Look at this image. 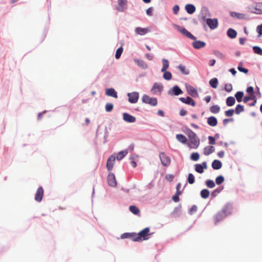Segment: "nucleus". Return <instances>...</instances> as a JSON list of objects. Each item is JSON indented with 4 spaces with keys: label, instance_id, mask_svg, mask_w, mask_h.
Instances as JSON below:
<instances>
[{
    "label": "nucleus",
    "instance_id": "f257e3e1",
    "mask_svg": "<svg viewBox=\"0 0 262 262\" xmlns=\"http://www.w3.org/2000/svg\"><path fill=\"white\" fill-rule=\"evenodd\" d=\"M173 26L175 29H177L178 32H180L182 35L188 38L189 39L193 40L191 45L194 49L199 50L206 46V43L205 42L200 40H196V37L192 34L191 33L188 31L185 28L174 24H173Z\"/></svg>",
    "mask_w": 262,
    "mask_h": 262
},
{
    "label": "nucleus",
    "instance_id": "f03ea898",
    "mask_svg": "<svg viewBox=\"0 0 262 262\" xmlns=\"http://www.w3.org/2000/svg\"><path fill=\"white\" fill-rule=\"evenodd\" d=\"M232 209V205L230 203H227L224 206L222 209L214 215L213 219L214 225H216L218 223L222 221L228 215L231 214Z\"/></svg>",
    "mask_w": 262,
    "mask_h": 262
},
{
    "label": "nucleus",
    "instance_id": "7ed1b4c3",
    "mask_svg": "<svg viewBox=\"0 0 262 262\" xmlns=\"http://www.w3.org/2000/svg\"><path fill=\"white\" fill-rule=\"evenodd\" d=\"M149 227H146L137 234L136 237L133 239L134 242H140L148 239L152 233H150Z\"/></svg>",
    "mask_w": 262,
    "mask_h": 262
},
{
    "label": "nucleus",
    "instance_id": "20e7f679",
    "mask_svg": "<svg viewBox=\"0 0 262 262\" xmlns=\"http://www.w3.org/2000/svg\"><path fill=\"white\" fill-rule=\"evenodd\" d=\"M189 142L187 143V146L190 149H196L199 147L200 144V140L196 134L193 132L188 136Z\"/></svg>",
    "mask_w": 262,
    "mask_h": 262
},
{
    "label": "nucleus",
    "instance_id": "39448f33",
    "mask_svg": "<svg viewBox=\"0 0 262 262\" xmlns=\"http://www.w3.org/2000/svg\"><path fill=\"white\" fill-rule=\"evenodd\" d=\"M201 18L211 30L215 29L219 26V21L217 18H207L206 14H202Z\"/></svg>",
    "mask_w": 262,
    "mask_h": 262
},
{
    "label": "nucleus",
    "instance_id": "423d86ee",
    "mask_svg": "<svg viewBox=\"0 0 262 262\" xmlns=\"http://www.w3.org/2000/svg\"><path fill=\"white\" fill-rule=\"evenodd\" d=\"M143 103L155 106L158 104V100L156 97H151L146 94L143 95L141 98Z\"/></svg>",
    "mask_w": 262,
    "mask_h": 262
},
{
    "label": "nucleus",
    "instance_id": "0eeeda50",
    "mask_svg": "<svg viewBox=\"0 0 262 262\" xmlns=\"http://www.w3.org/2000/svg\"><path fill=\"white\" fill-rule=\"evenodd\" d=\"M128 101L130 103H136L139 99V93L138 92H133L127 94Z\"/></svg>",
    "mask_w": 262,
    "mask_h": 262
},
{
    "label": "nucleus",
    "instance_id": "6e6552de",
    "mask_svg": "<svg viewBox=\"0 0 262 262\" xmlns=\"http://www.w3.org/2000/svg\"><path fill=\"white\" fill-rule=\"evenodd\" d=\"M183 93V91L180 88V86L178 85H173L171 88H170L168 91V95L173 96H179Z\"/></svg>",
    "mask_w": 262,
    "mask_h": 262
},
{
    "label": "nucleus",
    "instance_id": "1a4fd4ad",
    "mask_svg": "<svg viewBox=\"0 0 262 262\" xmlns=\"http://www.w3.org/2000/svg\"><path fill=\"white\" fill-rule=\"evenodd\" d=\"M159 158L161 164L164 166H168L170 164L171 159L169 156H166L164 152H161L159 154Z\"/></svg>",
    "mask_w": 262,
    "mask_h": 262
},
{
    "label": "nucleus",
    "instance_id": "9d476101",
    "mask_svg": "<svg viewBox=\"0 0 262 262\" xmlns=\"http://www.w3.org/2000/svg\"><path fill=\"white\" fill-rule=\"evenodd\" d=\"M185 88L188 94H189L191 97L193 98L199 97V95L198 92L193 86L190 84H186Z\"/></svg>",
    "mask_w": 262,
    "mask_h": 262
},
{
    "label": "nucleus",
    "instance_id": "9b49d317",
    "mask_svg": "<svg viewBox=\"0 0 262 262\" xmlns=\"http://www.w3.org/2000/svg\"><path fill=\"white\" fill-rule=\"evenodd\" d=\"M252 13L256 14H262V2L256 3L255 6L249 8Z\"/></svg>",
    "mask_w": 262,
    "mask_h": 262
},
{
    "label": "nucleus",
    "instance_id": "f8f14e48",
    "mask_svg": "<svg viewBox=\"0 0 262 262\" xmlns=\"http://www.w3.org/2000/svg\"><path fill=\"white\" fill-rule=\"evenodd\" d=\"M107 184L110 186L116 187L117 185V181L116 180L115 174L113 172H110L107 177Z\"/></svg>",
    "mask_w": 262,
    "mask_h": 262
},
{
    "label": "nucleus",
    "instance_id": "ddd939ff",
    "mask_svg": "<svg viewBox=\"0 0 262 262\" xmlns=\"http://www.w3.org/2000/svg\"><path fill=\"white\" fill-rule=\"evenodd\" d=\"M254 100V102H252L249 104V106H254L257 102V98L255 94H253L252 95H246L244 96L243 101L244 103H246L249 101Z\"/></svg>",
    "mask_w": 262,
    "mask_h": 262
},
{
    "label": "nucleus",
    "instance_id": "4468645a",
    "mask_svg": "<svg viewBox=\"0 0 262 262\" xmlns=\"http://www.w3.org/2000/svg\"><path fill=\"white\" fill-rule=\"evenodd\" d=\"M194 170L199 173H202L204 170L207 168V163L206 161H204L202 163H197L194 165Z\"/></svg>",
    "mask_w": 262,
    "mask_h": 262
},
{
    "label": "nucleus",
    "instance_id": "2eb2a0df",
    "mask_svg": "<svg viewBox=\"0 0 262 262\" xmlns=\"http://www.w3.org/2000/svg\"><path fill=\"white\" fill-rule=\"evenodd\" d=\"M179 100L182 103L190 105L191 106H195L196 105V102L191 97L187 96L186 97H180Z\"/></svg>",
    "mask_w": 262,
    "mask_h": 262
},
{
    "label": "nucleus",
    "instance_id": "dca6fc26",
    "mask_svg": "<svg viewBox=\"0 0 262 262\" xmlns=\"http://www.w3.org/2000/svg\"><path fill=\"white\" fill-rule=\"evenodd\" d=\"M163 90V85L161 83L155 82L150 89L152 94H155L156 92L161 93Z\"/></svg>",
    "mask_w": 262,
    "mask_h": 262
},
{
    "label": "nucleus",
    "instance_id": "f3484780",
    "mask_svg": "<svg viewBox=\"0 0 262 262\" xmlns=\"http://www.w3.org/2000/svg\"><path fill=\"white\" fill-rule=\"evenodd\" d=\"M115 160H116V157L114 155H111L108 158L107 161H106V167L108 171H111L112 170L114 165V162L115 161Z\"/></svg>",
    "mask_w": 262,
    "mask_h": 262
},
{
    "label": "nucleus",
    "instance_id": "a211bd4d",
    "mask_svg": "<svg viewBox=\"0 0 262 262\" xmlns=\"http://www.w3.org/2000/svg\"><path fill=\"white\" fill-rule=\"evenodd\" d=\"M43 193L44 190L41 186H39L38 189H37V191L35 194V200L38 202H40L42 200V198L43 196Z\"/></svg>",
    "mask_w": 262,
    "mask_h": 262
},
{
    "label": "nucleus",
    "instance_id": "6ab92c4d",
    "mask_svg": "<svg viewBox=\"0 0 262 262\" xmlns=\"http://www.w3.org/2000/svg\"><path fill=\"white\" fill-rule=\"evenodd\" d=\"M118 6L116 9L119 12H123L127 8V0H117Z\"/></svg>",
    "mask_w": 262,
    "mask_h": 262
},
{
    "label": "nucleus",
    "instance_id": "aec40b11",
    "mask_svg": "<svg viewBox=\"0 0 262 262\" xmlns=\"http://www.w3.org/2000/svg\"><path fill=\"white\" fill-rule=\"evenodd\" d=\"M122 116L123 120L126 122L132 123L136 122V117L127 113H123Z\"/></svg>",
    "mask_w": 262,
    "mask_h": 262
},
{
    "label": "nucleus",
    "instance_id": "412c9836",
    "mask_svg": "<svg viewBox=\"0 0 262 262\" xmlns=\"http://www.w3.org/2000/svg\"><path fill=\"white\" fill-rule=\"evenodd\" d=\"M105 94L107 96L112 97L115 98H118L117 92L113 88L106 89Z\"/></svg>",
    "mask_w": 262,
    "mask_h": 262
},
{
    "label": "nucleus",
    "instance_id": "4be33fe9",
    "mask_svg": "<svg viewBox=\"0 0 262 262\" xmlns=\"http://www.w3.org/2000/svg\"><path fill=\"white\" fill-rule=\"evenodd\" d=\"M181 204H179L178 206L175 207L173 210L170 213V216L173 217H180L181 214Z\"/></svg>",
    "mask_w": 262,
    "mask_h": 262
},
{
    "label": "nucleus",
    "instance_id": "5701e85b",
    "mask_svg": "<svg viewBox=\"0 0 262 262\" xmlns=\"http://www.w3.org/2000/svg\"><path fill=\"white\" fill-rule=\"evenodd\" d=\"M149 31L150 29L148 28H142L140 27H138L135 29L136 33L140 35H144Z\"/></svg>",
    "mask_w": 262,
    "mask_h": 262
},
{
    "label": "nucleus",
    "instance_id": "b1692460",
    "mask_svg": "<svg viewBox=\"0 0 262 262\" xmlns=\"http://www.w3.org/2000/svg\"><path fill=\"white\" fill-rule=\"evenodd\" d=\"M134 62L141 69L145 70L148 68V65L143 60L134 58Z\"/></svg>",
    "mask_w": 262,
    "mask_h": 262
},
{
    "label": "nucleus",
    "instance_id": "393cba45",
    "mask_svg": "<svg viewBox=\"0 0 262 262\" xmlns=\"http://www.w3.org/2000/svg\"><path fill=\"white\" fill-rule=\"evenodd\" d=\"M137 233L135 232H125L121 235L120 237L121 239L130 238L133 241Z\"/></svg>",
    "mask_w": 262,
    "mask_h": 262
},
{
    "label": "nucleus",
    "instance_id": "a878e982",
    "mask_svg": "<svg viewBox=\"0 0 262 262\" xmlns=\"http://www.w3.org/2000/svg\"><path fill=\"white\" fill-rule=\"evenodd\" d=\"M185 10L189 14H192L196 11L195 6L191 4H187L185 6Z\"/></svg>",
    "mask_w": 262,
    "mask_h": 262
},
{
    "label": "nucleus",
    "instance_id": "bb28decb",
    "mask_svg": "<svg viewBox=\"0 0 262 262\" xmlns=\"http://www.w3.org/2000/svg\"><path fill=\"white\" fill-rule=\"evenodd\" d=\"M207 122L210 126L214 127L217 124L218 122L217 118L215 116H212L207 118Z\"/></svg>",
    "mask_w": 262,
    "mask_h": 262
},
{
    "label": "nucleus",
    "instance_id": "cd10ccee",
    "mask_svg": "<svg viewBox=\"0 0 262 262\" xmlns=\"http://www.w3.org/2000/svg\"><path fill=\"white\" fill-rule=\"evenodd\" d=\"M223 166L222 162L219 160H214L211 164L212 168L214 170H219L222 168Z\"/></svg>",
    "mask_w": 262,
    "mask_h": 262
},
{
    "label": "nucleus",
    "instance_id": "c85d7f7f",
    "mask_svg": "<svg viewBox=\"0 0 262 262\" xmlns=\"http://www.w3.org/2000/svg\"><path fill=\"white\" fill-rule=\"evenodd\" d=\"M237 34V33L236 30L232 28H230L227 31V35L229 38L231 39H234L236 38Z\"/></svg>",
    "mask_w": 262,
    "mask_h": 262
},
{
    "label": "nucleus",
    "instance_id": "c756f323",
    "mask_svg": "<svg viewBox=\"0 0 262 262\" xmlns=\"http://www.w3.org/2000/svg\"><path fill=\"white\" fill-rule=\"evenodd\" d=\"M128 154L127 149H124L123 150H121L118 152L116 159L118 161H121Z\"/></svg>",
    "mask_w": 262,
    "mask_h": 262
},
{
    "label": "nucleus",
    "instance_id": "7c9ffc66",
    "mask_svg": "<svg viewBox=\"0 0 262 262\" xmlns=\"http://www.w3.org/2000/svg\"><path fill=\"white\" fill-rule=\"evenodd\" d=\"M224 186L222 185L214 189L211 193V199L216 197L219 193L221 192V191L224 189Z\"/></svg>",
    "mask_w": 262,
    "mask_h": 262
},
{
    "label": "nucleus",
    "instance_id": "2f4dec72",
    "mask_svg": "<svg viewBox=\"0 0 262 262\" xmlns=\"http://www.w3.org/2000/svg\"><path fill=\"white\" fill-rule=\"evenodd\" d=\"M176 139L182 144H186L187 141V139L185 135L182 134H178L176 135Z\"/></svg>",
    "mask_w": 262,
    "mask_h": 262
},
{
    "label": "nucleus",
    "instance_id": "473e14b6",
    "mask_svg": "<svg viewBox=\"0 0 262 262\" xmlns=\"http://www.w3.org/2000/svg\"><path fill=\"white\" fill-rule=\"evenodd\" d=\"M215 150V148L213 146H206L204 149V154L208 156L213 153Z\"/></svg>",
    "mask_w": 262,
    "mask_h": 262
},
{
    "label": "nucleus",
    "instance_id": "72a5a7b5",
    "mask_svg": "<svg viewBox=\"0 0 262 262\" xmlns=\"http://www.w3.org/2000/svg\"><path fill=\"white\" fill-rule=\"evenodd\" d=\"M244 96V93L243 91H237L234 95V98L238 102H241L243 101Z\"/></svg>",
    "mask_w": 262,
    "mask_h": 262
},
{
    "label": "nucleus",
    "instance_id": "f704fd0d",
    "mask_svg": "<svg viewBox=\"0 0 262 262\" xmlns=\"http://www.w3.org/2000/svg\"><path fill=\"white\" fill-rule=\"evenodd\" d=\"M129 210L134 214L138 215L140 214V211L139 208L136 205H130L129 207Z\"/></svg>",
    "mask_w": 262,
    "mask_h": 262
},
{
    "label": "nucleus",
    "instance_id": "c9c22d12",
    "mask_svg": "<svg viewBox=\"0 0 262 262\" xmlns=\"http://www.w3.org/2000/svg\"><path fill=\"white\" fill-rule=\"evenodd\" d=\"M235 99L232 96H229L226 98V103L228 106H232L235 103Z\"/></svg>",
    "mask_w": 262,
    "mask_h": 262
},
{
    "label": "nucleus",
    "instance_id": "e433bc0d",
    "mask_svg": "<svg viewBox=\"0 0 262 262\" xmlns=\"http://www.w3.org/2000/svg\"><path fill=\"white\" fill-rule=\"evenodd\" d=\"M210 195V191L206 188L203 189L200 191V196L203 199H207Z\"/></svg>",
    "mask_w": 262,
    "mask_h": 262
},
{
    "label": "nucleus",
    "instance_id": "4c0bfd02",
    "mask_svg": "<svg viewBox=\"0 0 262 262\" xmlns=\"http://www.w3.org/2000/svg\"><path fill=\"white\" fill-rule=\"evenodd\" d=\"M177 68L183 75H187L189 74L190 71L188 69H186L185 66L180 64Z\"/></svg>",
    "mask_w": 262,
    "mask_h": 262
},
{
    "label": "nucleus",
    "instance_id": "58836bf2",
    "mask_svg": "<svg viewBox=\"0 0 262 262\" xmlns=\"http://www.w3.org/2000/svg\"><path fill=\"white\" fill-rule=\"evenodd\" d=\"M209 84L213 89H216L219 84V80L217 78H213L209 80Z\"/></svg>",
    "mask_w": 262,
    "mask_h": 262
},
{
    "label": "nucleus",
    "instance_id": "ea45409f",
    "mask_svg": "<svg viewBox=\"0 0 262 262\" xmlns=\"http://www.w3.org/2000/svg\"><path fill=\"white\" fill-rule=\"evenodd\" d=\"M163 67L161 70V72H164L165 71L167 70V69L169 68V62L168 60L166 59H163L162 60Z\"/></svg>",
    "mask_w": 262,
    "mask_h": 262
},
{
    "label": "nucleus",
    "instance_id": "a19ab883",
    "mask_svg": "<svg viewBox=\"0 0 262 262\" xmlns=\"http://www.w3.org/2000/svg\"><path fill=\"white\" fill-rule=\"evenodd\" d=\"M221 110L220 106L219 105L215 104L210 107L209 110L213 114H217L220 112Z\"/></svg>",
    "mask_w": 262,
    "mask_h": 262
},
{
    "label": "nucleus",
    "instance_id": "79ce46f5",
    "mask_svg": "<svg viewBox=\"0 0 262 262\" xmlns=\"http://www.w3.org/2000/svg\"><path fill=\"white\" fill-rule=\"evenodd\" d=\"M205 185L208 188H213L215 186L214 181L211 179H207L205 182Z\"/></svg>",
    "mask_w": 262,
    "mask_h": 262
},
{
    "label": "nucleus",
    "instance_id": "37998d69",
    "mask_svg": "<svg viewBox=\"0 0 262 262\" xmlns=\"http://www.w3.org/2000/svg\"><path fill=\"white\" fill-rule=\"evenodd\" d=\"M237 70L242 73L247 74L249 72V70L247 68H244L243 66V62L241 61L237 67Z\"/></svg>",
    "mask_w": 262,
    "mask_h": 262
},
{
    "label": "nucleus",
    "instance_id": "c03bdc74",
    "mask_svg": "<svg viewBox=\"0 0 262 262\" xmlns=\"http://www.w3.org/2000/svg\"><path fill=\"white\" fill-rule=\"evenodd\" d=\"M163 73V78L166 80H170L172 79V75L170 72L166 70Z\"/></svg>",
    "mask_w": 262,
    "mask_h": 262
},
{
    "label": "nucleus",
    "instance_id": "a18cd8bd",
    "mask_svg": "<svg viewBox=\"0 0 262 262\" xmlns=\"http://www.w3.org/2000/svg\"><path fill=\"white\" fill-rule=\"evenodd\" d=\"M234 110L235 111L234 112L236 115H239L241 113L244 111V106L241 104H238L236 105Z\"/></svg>",
    "mask_w": 262,
    "mask_h": 262
},
{
    "label": "nucleus",
    "instance_id": "49530a36",
    "mask_svg": "<svg viewBox=\"0 0 262 262\" xmlns=\"http://www.w3.org/2000/svg\"><path fill=\"white\" fill-rule=\"evenodd\" d=\"M230 16H231L233 17L237 18L239 19H242L244 18V14L236 12H233V11L230 12Z\"/></svg>",
    "mask_w": 262,
    "mask_h": 262
},
{
    "label": "nucleus",
    "instance_id": "de8ad7c7",
    "mask_svg": "<svg viewBox=\"0 0 262 262\" xmlns=\"http://www.w3.org/2000/svg\"><path fill=\"white\" fill-rule=\"evenodd\" d=\"M195 181V179L194 175L191 173H188L187 176V182L189 184H193L194 183Z\"/></svg>",
    "mask_w": 262,
    "mask_h": 262
},
{
    "label": "nucleus",
    "instance_id": "09e8293b",
    "mask_svg": "<svg viewBox=\"0 0 262 262\" xmlns=\"http://www.w3.org/2000/svg\"><path fill=\"white\" fill-rule=\"evenodd\" d=\"M182 193V191H176L175 194L172 196L171 199L173 202L177 203L180 201L179 196Z\"/></svg>",
    "mask_w": 262,
    "mask_h": 262
},
{
    "label": "nucleus",
    "instance_id": "8fccbe9b",
    "mask_svg": "<svg viewBox=\"0 0 262 262\" xmlns=\"http://www.w3.org/2000/svg\"><path fill=\"white\" fill-rule=\"evenodd\" d=\"M225 181V178L222 175L217 176L215 180V183L217 185H221Z\"/></svg>",
    "mask_w": 262,
    "mask_h": 262
},
{
    "label": "nucleus",
    "instance_id": "3c124183",
    "mask_svg": "<svg viewBox=\"0 0 262 262\" xmlns=\"http://www.w3.org/2000/svg\"><path fill=\"white\" fill-rule=\"evenodd\" d=\"M200 158V154L198 152H194L191 154L190 159L193 161H198Z\"/></svg>",
    "mask_w": 262,
    "mask_h": 262
},
{
    "label": "nucleus",
    "instance_id": "603ef678",
    "mask_svg": "<svg viewBox=\"0 0 262 262\" xmlns=\"http://www.w3.org/2000/svg\"><path fill=\"white\" fill-rule=\"evenodd\" d=\"M253 52L257 55H262V48L257 46L252 47Z\"/></svg>",
    "mask_w": 262,
    "mask_h": 262
},
{
    "label": "nucleus",
    "instance_id": "864d4df0",
    "mask_svg": "<svg viewBox=\"0 0 262 262\" xmlns=\"http://www.w3.org/2000/svg\"><path fill=\"white\" fill-rule=\"evenodd\" d=\"M123 48L122 46H120V47H119L117 49V50L116 51V53H115L116 59H118L120 58V57L123 53Z\"/></svg>",
    "mask_w": 262,
    "mask_h": 262
},
{
    "label": "nucleus",
    "instance_id": "5fc2aeb1",
    "mask_svg": "<svg viewBox=\"0 0 262 262\" xmlns=\"http://www.w3.org/2000/svg\"><path fill=\"white\" fill-rule=\"evenodd\" d=\"M114 107V105L112 103H107L105 106V110L106 112H111Z\"/></svg>",
    "mask_w": 262,
    "mask_h": 262
},
{
    "label": "nucleus",
    "instance_id": "6e6d98bb",
    "mask_svg": "<svg viewBox=\"0 0 262 262\" xmlns=\"http://www.w3.org/2000/svg\"><path fill=\"white\" fill-rule=\"evenodd\" d=\"M182 130L187 136H189L190 134H192L194 132L187 126H184Z\"/></svg>",
    "mask_w": 262,
    "mask_h": 262
},
{
    "label": "nucleus",
    "instance_id": "4d7b16f0",
    "mask_svg": "<svg viewBox=\"0 0 262 262\" xmlns=\"http://www.w3.org/2000/svg\"><path fill=\"white\" fill-rule=\"evenodd\" d=\"M234 112L235 111L234 110V109H229L225 112V115L226 117H231L234 115V113H235Z\"/></svg>",
    "mask_w": 262,
    "mask_h": 262
},
{
    "label": "nucleus",
    "instance_id": "13d9d810",
    "mask_svg": "<svg viewBox=\"0 0 262 262\" xmlns=\"http://www.w3.org/2000/svg\"><path fill=\"white\" fill-rule=\"evenodd\" d=\"M256 31L258 33L257 37H260L262 36V24L256 27Z\"/></svg>",
    "mask_w": 262,
    "mask_h": 262
},
{
    "label": "nucleus",
    "instance_id": "bf43d9fd",
    "mask_svg": "<svg viewBox=\"0 0 262 262\" xmlns=\"http://www.w3.org/2000/svg\"><path fill=\"white\" fill-rule=\"evenodd\" d=\"M233 88L232 85L231 83H227L225 85V90L228 92L230 93L232 91Z\"/></svg>",
    "mask_w": 262,
    "mask_h": 262
},
{
    "label": "nucleus",
    "instance_id": "052dcab7",
    "mask_svg": "<svg viewBox=\"0 0 262 262\" xmlns=\"http://www.w3.org/2000/svg\"><path fill=\"white\" fill-rule=\"evenodd\" d=\"M246 92L251 95H252L253 94H255V93H254V88L253 86H249L247 88L246 90Z\"/></svg>",
    "mask_w": 262,
    "mask_h": 262
},
{
    "label": "nucleus",
    "instance_id": "680f3d73",
    "mask_svg": "<svg viewBox=\"0 0 262 262\" xmlns=\"http://www.w3.org/2000/svg\"><path fill=\"white\" fill-rule=\"evenodd\" d=\"M213 54L217 57L223 59L224 58V55L222 53H221L220 51L217 50H214L213 51Z\"/></svg>",
    "mask_w": 262,
    "mask_h": 262
},
{
    "label": "nucleus",
    "instance_id": "e2e57ef3",
    "mask_svg": "<svg viewBox=\"0 0 262 262\" xmlns=\"http://www.w3.org/2000/svg\"><path fill=\"white\" fill-rule=\"evenodd\" d=\"M234 121L233 118H225L223 120V124L226 126L228 122Z\"/></svg>",
    "mask_w": 262,
    "mask_h": 262
},
{
    "label": "nucleus",
    "instance_id": "0e129e2a",
    "mask_svg": "<svg viewBox=\"0 0 262 262\" xmlns=\"http://www.w3.org/2000/svg\"><path fill=\"white\" fill-rule=\"evenodd\" d=\"M208 139L209 144L214 145L216 144L215 138H213V136H208Z\"/></svg>",
    "mask_w": 262,
    "mask_h": 262
},
{
    "label": "nucleus",
    "instance_id": "69168bd1",
    "mask_svg": "<svg viewBox=\"0 0 262 262\" xmlns=\"http://www.w3.org/2000/svg\"><path fill=\"white\" fill-rule=\"evenodd\" d=\"M154 8L150 7L146 10V13L148 16H152L153 15Z\"/></svg>",
    "mask_w": 262,
    "mask_h": 262
},
{
    "label": "nucleus",
    "instance_id": "338daca9",
    "mask_svg": "<svg viewBox=\"0 0 262 262\" xmlns=\"http://www.w3.org/2000/svg\"><path fill=\"white\" fill-rule=\"evenodd\" d=\"M180 10V7L178 5H175L172 8L173 13L177 14Z\"/></svg>",
    "mask_w": 262,
    "mask_h": 262
},
{
    "label": "nucleus",
    "instance_id": "774afa93",
    "mask_svg": "<svg viewBox=\"0 0 262 262\" xmlns=\"http://www.w3.org/2000/svg\"><path fill=\"white\" fill-rule=\"evenodd\" d=\"M198 207L196 205H193L189 210V213L192 214L194 212L196 211Z\"/></svg>",
    "mask_w": 262,
    "mask_h": 262
}]
</instances>
